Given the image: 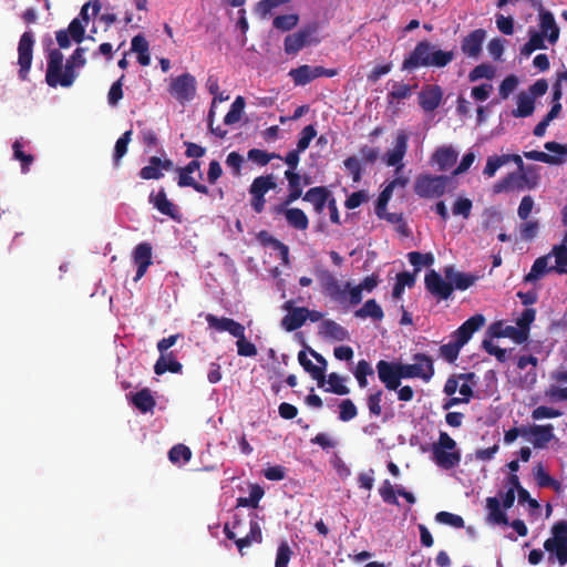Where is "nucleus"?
<instances>
[{
    "mask_svg": "<svg viewBox=\"0 0 567 567\" xmlns=\"http://www.w3.org/2000/svg\"><path fill=\"white\" fill-rule=\"evenodd\" d=\"M86 49L79 47L66 60L63 71L64 56L59 49H52L48 54V66L45 73V81L49 86L70 87L78 78L76 69H81L86 64L84 58Z\"/></svg>",
    "mask_w": 567,
    "mask_h": 567,
    "instance_id": "nucleus-1",
    "label": "nucleus"
},
{
    "mask_svg": "<svg viewBox=\"0 0 567 567\" xmlns=\"http://www.w3.org/2000/svg\"><path fill=\"white\" fill-rule=\"evenodd\" d=\"M455 58L454 51L436 49L427 40L420 41L413 51L403 60L402 70L412 71L421 66L444 68Z\"/></svg>",
    "mask_w": 567,
    "mask_h": 567,
    "instance_id": "nucleus-2",
    "label": "nucleus"
},
{
    "mask_svg": "<svg viewBox=\"0 0 567 567\" xmlns=\"http://www.w3.org/2000/svg\"><path fill=\"white\" fill-rule=\"evenodd\" d=\"M205 319L210 329H215L218 332H228L237 339L238 355L255 357L257 354L256 346L246 339V329L240 322L227 317L219 318L213 313L206 315Z\"/></svg>",
    "mask_w": 567,
    "mask_h": 567,
    "instance_id": "nucleus-3",
    "label": "nucleus"
},
{
    "mask_svg": "<svg viewBox=\"0 0 567 567\" xmlns=\"http://www.w3.org/2000/svg\"><path fill=\"white\" fill-rule=\"evenodd\" d=\"M539 167L528 165L522 171L508 173L493 185V193L501 194L508 190L535 189L539 184Z\"/></svg>",
    "mask_w": 567,
    "mask_h": 567,
    "instance_id": "nucleus-4",
    "label": "nucleus"
},
{
    "mask_svg": "<svg viewBox=\"0 0 567 567\" xmlns=\"http://www.w3.org/2000/svg\"><path fill=\"white\" fill-rule=\"evenodd\" d=\"M461 457V451L457 449L455 440L446 432L441 431L437 442L432 445L434 463L443 470H451L460 464Z\"/></svg>",
    "mask_w": 567,
    "mask_h": 567,
    "instance_id": "nucleus-5",
    "label": "nucleus"
},
{
    "mask_svg": "<svg viewBox=\"0 0 567 567\" xmlns=\"http://www.w3.org/2000/svg\"><path fill=\"white\" fill-rule=\"evenodd\" d=\"M450 177L445 175L420 174L414 181V193L421 198H439L446 192Z\"/></svg>",
    "mask_w": 567,
    "mask_h": 567,
    "instance_id": "nucleus-6",
    "label": "nucleus"
},
{
    "mask_svg": "<svg viewBox=\"0 0 567 567\" xmlns=\"http://www.w3.org/2000/svg\"><path fill=\"white\" fill-rule=\"evenodd\" d=\"M319 23L310 22L299 29L297 32L288 34L284 41L285 52L287 54H297L301 49L311 44H318Z\"/></svg>",
    "mask_w": 567,
    "mask_h": 567,
    "instance_id": "nucleus-7",
    "label": "nucleus"
},
{
    "mask_svg": "<svg viewBox=\"0 0 567 567\" xmlns=\"http://www.w3.org/2000/svg\"><path fill=\"white\" fill-rule=\"evenodd\" d=\"M320 286L330 300L342 306L349 305V290L352 289L350 281L341 284L333 274L323 271L320 276Z\"/></svg>",
    "mask_w": 567,
    "mask_h": 567,
    "instance_id": "nucleus-8",
    "label": "nucleus"
},
{
    "mask_svg": "<svg viewBox=\"0 0 567 567\" xmlns=\"http://www.w3.org/2000/svg\"><path fill=\"white\" fill-rule=\"evenodd\" d=\"M168 93L179 103L194 99L196 94V79L190 73H184L173 78L169 82Z\"/></svg>",
    "mask_w": 567,
    "mask_h": 567,
    "instance_id": "nucleus-9",
    "label": "nucleus"
},
{
    "mask_svg": "<svg viewBox=\"0 0 567 567\" xmlns=\"http://www.w3.org/2000/svg\"><path fill=\"white\" fill-rule=\"evenodd\" d=\"M34 35L31 31H25L19 40L18 44V64L19 78L22 81L28 79L33 59Z\"/></svg>",
    "mask_w": 567,
    "mask_h": 567,
    "instance_id": "nucleus-10",
    "label": "nucleus"
},
{
    "mask_svg": "<svg viewBox=\"0 0 567 567\" xmlns=\"http://www.w3.org/2000/svg\"><path fill=\"white\" fill-rule=\"evenodd\" d=\"M424 286L426 291L439 301L447 300L453 295V284L444 279L436 270L431 269L425 274Z\"/></svg>",
    "mask_w": 567,
    "mask_h": 567,
    "instance_id": "nucleus-11",
    "label": "nucleus"
},
{
    "mask_svg": "<svg viewBox=\"0 0 567 567\" xmlns=\"http://www.w3.org/2000/svg\"><path fill=\"white\" fill-rule=\"evenodd\" d=\"M200 168V162L198 159L190 161L186 166L184 167H177L176 172L178 173L177 178V185L179 187H192L194 190H196L199 194L209 195V188L198 183L192 174L196 171H199Z\"/></svg>",
    "mask_w": 567,
    "mask_h": 567,
    "instance_id": "nucleus-12",
    "label": "nucleus"
},
{
    "mask_svg": "<svg viewBox=\"0 0 567 567\" xmlns=\"http://www.w3.org/2000/svg\"><path fill=\"white\" fill-rule=\"evenodd\" d=\"M409 134L405 131L400 130L396 133L393 148L388 151L385 154V163L388 166L396 167L395 172L399 173L402 167V161L408 151Z\"/></svg>",
    "mask_w": 567,
    "mask_h": 567,
    "instance_id": "nucleus-13",
    "label": "nucleus"
},
{
    "mask_svg": "<svg viewBox=\"0 0 567 567\" xmlns=\"http://www.w3.org/2000/svg\"><path fill=\"white\" fill-rule=\"evenodd\" d=\"M377 372L385 389L395 391L401 385L399 363L380 360L377 363Z\"/></svg>",
    "mask_w": 567,
    "mask_h": 567,
    "instance_id": "nucleus-14",
    "label": "nucleus"
},
{
    "mask_svg": "<svg viewBox=\"0 0 567 567\" xmlns=\"http://www.w3.org/2000/svg\"><path fill=\"white\" fill-rule=\"evenodd\" d=\"M486 39L484 29H475L465 35L461 41L462 53L471 59L477 60L483 51V43Z\"/></svg>",
    "mask_w": 567,
    "mask_h": 567,
    "instance_id": "nucleus-15",
    "label": "nucleus"
},
{
    "mask_svg": "<svg viewBox=\"0 0 567 567\" xmlns=\"http://www.w3.org/2000/svg\"><path fill=\"white\" fill-rule=\"evenodd\" d=\"M289 205L281 203L272 207L276 215H285L287 224L298 230H306L309 226V219L306 213L300 208H288Z\"/></svg>",
    "mask_w": 567,
    "mask_h": 567,
    "instance_id": "nucleus-16",
    "label": "nucleus"
},
{
    "mask_svg": "<svg viewBox=\"0 0 567 567\" xmlns=\"http://www.w3.org/2000/svg\"><path fill=\"white\" fill-rule=\"evenodd\" d=\"M485 317L481 313H476L465 320L454 332L453 338L456 342H458L462 347H464L473 333L476 332L485 324Z\"/></svg>",
    "mask_w": 567,
    "mask_h": 567,
    "instance_id": "nucleus-17",
    "label": "nucleus"
},
{
    "mask_svg": "<svg viewBox=\"0 0 567 567\" xmlns=\"http://www.w3.org/2000/svg\"><path fill=\"white\" fill-rule=\"evenodd\" d=\"M539 32L546 37L550 44H555L559 39V27L556 23L554 14L546 10L542 4L538 8Z\"/></svg>",
    "mask_w": 567,
    "mask_h": 567,
    "instance_id": "nucleus-18",
    "label": "nucleus"
},
{
    "mask_svg": "<svg viewBox=\"0 0 567 567\" xmlns=\"http://www.w3.org/2000/svg\"><path fill=\"white\" fill-rule=\"evenodd\" d=\"M173 169L174 163L172 159L152 156L148 159V165L144 166L138 175L142 179H159L164 176L163 171L171 172Z\"/></svg>",
    "mask_w": 567,
    "mask_h": 567,
    "instance_id": "nucleus-19",
    "label": "nucleus"
},
{
    "mask_svg": "<svg viewBox=\"0 0 567 567\" xmlns=\"http://www.w3.org/2000/svg\"><path fill=\"white\" fill-rule=\"evenodd\" d=\"M509 162H513L517 165V171H522L526 167L524 165L522 156L518 154H503L499 156L493 155L487 157L483 174L491 178L496 174V172L502 166L506 165Z\"/></svg>",
    "mask_w": 567,
    "mask_h": 567,
    "instance_id": "nucleus-20",
    "label": "nucleus"
},
{
    "mask_svg": "<svg viewBox=\"0 0 567 567\" xmlns=\"http://www.w3.org/2000/svg\"><path fill=\"white\" fill-rule=\"evenodd\" d=\"M443 97V91L441 86L436 84L425 85L419 93V104L425 112H433L436 110Z\"/></svg>",
    "mask_w": 567,
    "mask_h": 567,
    "instance_id": "nucleus-21",
    "label": "nucleus"
},
{
    "mask_svg": "<svg viewBox=\"0 0 567 567\" xmlns=\"http://www.w3.org/2000/svg\"><path fill=\"white\" fill-rule=\"evenodd\" d=\"M150 203L161 214L166 215L174 220H181V214L178 208L167 198L166 192L163 187L156 194H150Z\"/></svg>",
    "mask_w": 567,
    "mask_h": 567,
    "instance_id": "nucleus-22",
    "label": "nucleus"
},
{
    "mask_svg": "<svg viewBox=\"0 0 567 567\" xmlns=\"http://www.w3.org/2000/svg\"><path fill=\"white\" fill-rule=\"evenodd\" d=\"M133 261L137 266L135 281L140 280L152 265V246L150 243H141L133 250Z\"/></svg>",
    "mask_w": 567,
    "mask_h": 567,
    "instance_id": "nucleus-23",
    "label": "nucleus"
},
{
    "mask_svg": "<svg viewBox=\"0 0 567 567\" xmlns=\"http://www.w3.org/2000/svg\"><path fill=\"white\" fill-rule=\"evenodd\" d=\"M444 277L453 284V291L466 290L472 287L478 279L476 275L455 270L453 266H447L443 270Z\"/></svg>",
    "mask_w": 567,
    "mask_h": 567,
    "instance_id": "nucleus-24",
    "label": "nucleus"
},
{
    "mask_svg": "<svg viewBox=\"0 0 567 567\" xmlns=\"http://www.w3.org/2000/svg\"><path fill=\"white\" fill-rule=\"evenodd\" d=\"M319 334L324 339L334 341H347L350 339L349 331L332 319L322 320L319 327Z\"/></svg>",
    "mask_w": 567,
    "mask_h": 567,
    "instance_id": "nucleus-25",
    "label": "nucleus"
},
{
    "mask_svg": "<svg viewBox=\"0 0 567 567\" xmlns=\"http://www.w3.org/2000/svg\"><path fill=\"white\" fill-rule=\"evenodd\" d=\"M380 282L379 275L367 276L359 285L349 290V306H357L362 301V291L371 292Z\"/></svg>",
    "mask_w": 567,
    "mask_h": 567,
    "instance_id": "nucleus-26",
    "label": "nucleus"
},
{
    "mask_svg": "<svg viewBox=\"0 0 567 567\" xmlns=\"http://www.w3.org/2000/svg\"><path fill=\"white\" fill-rule=\"evenodd\" d=\"M308 315L309 309L306 307L293 308L281 319V327L288 332L295 331L305 324Z\"/></svg>",
    "mask_w": 567,
    "mask_h": 567,
    "instance_id": "nucleus-27",
    "label": "nucleus"
},
{
    "mask_svg": "<svg viewBox=\"0 0 567 567\" xmlns=\"http://www.w3.org/2000/svg\"><path fill=\"white\" fill-rule=\"evenodd\" d=\"M457 152L452 146H441L431 156V162L439 166L440 171H446L457 161Z\"/></svg>",
    "mask_w": 567,
    "mask_h": 567,
    "instance_id": "nucleus-28",
    "label": "nucleus"
},
{
    "mask_svg": "<svg viewBox=\"0 0 567 567\" xmlns=\"http://www.w3.org/2000/svg\"><path fill=\"white\" fill-rule=\"evenodd\" d=\"M285 178L288 181L289 192L282 203H285V205H291L302 196L301 176L291 169H287L285 172Z\"/></svg>",
    "mask_w": 567,
    "mask_h": 567,
    "instance_id": "nucleus-29",
    "label": "nucleus"
},
{
    "mask_svg": "<svg viewBox=\"0 0 567 567\" xmlns=\"http://www.w3.org/2000/svg\"><path fill=\"white\" fill-rule=\"evenodd\" d=\"M530 434L533 440H530L533 446L535 449H544L547 444L554 439V426L551 424L545 425H532Z\"/></svg>",
    "mask_w": 567,
    "mask_h": 567,
    "instance_id": "nucleus-30",
    "label": "nucleus"
},
{
    "mask_svg": "<svg viewBox=\"0 0 567 567\" xmlns=\"http://www.w3.org/2000/svg\"><path fill=\"white\" fill-rule=\"evenodd\" d=\"M553 256L551 251L546 255L538 257L534 264L532 265V268L529 272L524 277L525 282H534L542 277H544L547 272L556 271L555 266L548 267V259Z\"/></svg>",
    "mask_w": 567,
    "mask_h": 567,
    "instance_id": "nucleus-31",
    "label": "nucleus"
},
{
    "mask_svg": "<svg viewBox=\"0 0 567 567\" xmlns=\"http://www.w3.org/2000/svg\"><path fill=\"white\" fill-rule=\"evenodd\" d=\"M317 70L318 66L302 64L296 69H291L289 71V76L296 85L305 86L318 78Z\"/></svg>",
    "mask_w": 567,
    "mask_h": 567,
    "instance_id": "nucleus-32",
    "label": "nucleus"
},
{
    "mask_svg": "<svg viewBox=\"0 0 567 567\" xmlns=\"http://www.w3.org/2000/svg\"><path fill=\"white\" fill-rule=\"evenodd\" d=\"M183 369L182 363H179L174 357L173 352H168L167 354L159 355L155 365L154 372L157 375H162L165 372L179 373Z\"/></svg>",
    "mask_w": 567,
    "mask_h": 567,
    "instance_id": "nucleus-33",
    "label": "nucleus"
},
{
    "mask_svg": "<svg viewBox=\"0 0 567 567\" xmlns=\"http://www.w3.org/2000/svg\"><path fill=\"white\" fill-rule=\"evenodd\" d=\"M131 50L137 53V61L141 65L147 66L151 63L150 45L143 34L133 37L131 41Z\"/></svg>",
    "mask_w": 567,
    "mask_h": 567,
    "instance_id": "nucleus-34",
    "label": "nucleus"
},
{
    "mask_svg": "<svg viewBox=\"0 0 567 567\" xmlns=\"http://www.w3.org/2000/svg\"><path fill=\"white\" fill-rule=\"evenodd\" d=\"M354 316L360 319L371 318L373 321H381L384 318V312L375 299H369L354 311Z\"/></svg>",
    "mask_w": 567,
    "mask_h": 567,
    "instance_id": "nucleus-35",
    "label": "nucleus"
},
{
    "mask_svg": "<svg viewBox=\"0 0 567 567\" xmlns=\"http://www.w3.org/2000/svg\"><path fill=\"white\" fill-rule=\"evenodd\" d=\"M414 364L417 368V378L427 382L434 375L433 360L430 355L424 353H416L413 355Z\"/></svg>",
    "mask_w": 567,
    "mask_h": 567,
    "instance_id": "nucleus-36",
    "label": "nucleus"
},
{
    "mask_svg": "<svg viewBox=\"0 0 567 567\" xmlns=\"http://www.w3.org/2000/svg\"><path fill=\"white\" fill-rule=\"evenodd\" d=\"M133 405L140 410L142 413H147L153 411L156 405V401L152 395V392L148 388H144L133 394L132 396Z\"/></svg>",
    "mask_w": 567,
    "mask_h": 567,
    "instance_id": "nucleus-37",
    "label": "nucleus"
},
{
    "mask_svg": "<svg viewBox=\"0 0 567 567\" xmlns=\"http://www.w3.org/2000/svg\"><path fill=\"white\" fill-rule=\"evenodd\" d=\"M298 361L300 365L307 371L312 379H315L318 383L319 388H322L326 382L324 368H319V365H315L310 359H308L305 351H300L298 353Z\"/></svg>",
    "mask_w": 567,
    "mask_h": 567,
    "instance_id": "nucleus-38",
    "label": "nucleus"
},
{
    "mask_svg": "<svg viewBox=\"0 0 567 567\" xmlns=\"http://www.w3.org/2000/svg\"><path fill=\"white\" fill-rule=\"evenodd\" d=\"M551 533L554 537L546 539L544 543V548L549 553L554 551V547H557V544L567 543V522H557L553 526Z\"/></svg>",
    "mask_w": 567,
    "mask_h": 567,
    "instance_id": "nucleus-39",
    "label": "nucleus"
},
{
    "mask_svg": "<svg viewBox=\"0 0 567 567\" xmlns=\"http://www.w3.org/2000/svg\"><path fill=\"white\" fill-rule=\"evenodd\" d=\"M553 257H555V270L563 275L567 274V231L559 245H555L551 249Z\"/></svg>",
    "mask_w": 567,
    "mask_h": 567,
    "instance_id": "nucleus-40",
    "label": "nucleus"
},
{
    "mask_svg": "<svg viewBox=\"0 0 567 567\" xmlns=\"http://www.w3.org/2000/svg\"><path fill=\"white\" fill-rule=\"evenodd\" d=\"M535 100L525 92L517 95V107L512 111L514 117H528L534 113Z\"/></svg>",
    "mask_w": 567,
    "mask_h": 567,
    "instance_id": "nucleus-41",
    "label": "nucleus"
},
{
    "mask_svg": "<svg viewBox=\"0 0 567 567\" xmlns=\"http://www.w3.org/2000/svg\"><path fill=\"white\" fill-rule=\"evenodd\" d=\"M486 507L488 509V519L498 525H508L507 515L502 511L497 497H487Z\"/></svg>",
    "mask_w": 567,
    "mask_h": 567,
    "instance_id": "nucleus-42",
    "label": "nucleus"
},
{
    "mask_svg": "<svg viewBox=\"0 0 567 567\" xmlns=\"http://www.w3.org/2000/svg\"><path fill=\"white\" fill-rule=\"evenodd\" d=\"M277 184L275 182V176L272 174L266 176L256 177L250 187L249 194H257L265 196L269 190L276 188Z\"/></svg>",
    "mask_w": 567,
    "mask_h": 567,
    "instance_id": "nucleus-43",
    "label": "nucleus"
},
{
    "mask_svg": "<svg viewBox=\"0 0 567 567\" xmlns=\"http://www.w3.org/2000/svg\"><path fill=\"white\" fill-rule=\"evenodd\" d=\"M23 147H24V142L22 138L14 141V143L12 144L13 158L21 163L22 173H28L31 164L34 161V157L31 154H25L23 152Z\"/></svg>",
    "mask_w": 567,
    "mask_h": 567,
    "instance_id": "nucleus-44",
    "label": "nucleus"
},
{
    "mask_svg": "<svg viewBox=\"0 0 567 567\" xmlns=\"http://www.w3.org/2000/svg\"><path fill=\"white\" fill-rule=\"evenodd\" d=\"M415 285V275L402 271L396 275V281L394 284L393 290H392V297L395 299L401 298V296L404 292V288L409 287L412 288Z\"/></svg>",
    "mask_w": 567,
    "mask_h": 567,
    "instance_id": "nucleus-45",
    "label": "nucleus"
},
{
    "mask_svg": "<svg viewBox=\"0 0 567 567\" xmlns=\"http://www.w3.org/2000/svg\"><path fill=\"white\" fill-rule=\"evenodd\" d=\"M353 375L361 389L368 386V377L374 375V370L372 365L367 360L358 361L355 369L353 371Z\"/></svg>",
    "mask_w": 567,
    "mask_h": 567,
    "instance_id": "nucleus-46",
    "label": "nucleus"
},
{
    "mask_svg": "<svg viewBox=\"0 0 567 567\" xmlns=\"http://www.w3.org/2000/svg\"><path fill=\"white\" fill-rule=\"evenodd\" d=\"M246 105V101L241 95H238L233 102L230 110L224 117V123L226 125H233L240 121L244 109Z\"/></svg>",
    "mask_w": 567,
    "mask_h": 567,
    "instance_id": "nucleus-47",
    "label": "nucleus"
},
{
    "mask_svg": "<svg viewBox=\"0 0 567 567\" xmlns=\"http://www.w3.org/2000/svg\"><path fill=\"white\" fill-rule=\"evenodd\" d=\"M410 264L414 267V275L421 270V267H431L434 264L432 252L422 254L420 251H410L408 254Z\"/></svg>",
    "mask_w": 567,
    "mask_h": 567,
    "instance_id": "nucleus-48",
    "label": "nucleus"
},
{
    "mask_svg": "<svg viewBox=\"0 0 567 567\" xmlns=\"http://www.w3.org/2000/svg\"><path fill=\"white\" fill-rule=\"evenodd\" d=\"M132 131L128 130L122 134V136L116 141L113 154V162L115 166H118L121 159L125 156L128 150V144L131 142Z\"/></svg>",
    "mask_w": 567,
    "mask_h": 567,
    "instance_id": "nucleus-49",
    "label": "nucleus"
},
{
    "mask_svg": "<svg viewBox=\"0 0 567 567\" xmlns=\"http://www.w3.org/2000/svg\"><path fill=\"white\" fill-rule=\"evenodd\" d=\"M264 494V489L259 485H254L248 497L237 498V507L257 508Z\"/></svg>",
    "mask_w": 567,
    "mask_h": 567,
    "instance_id": "nucleus-50",
    "label": "nucleus"
},
{
    "mask_svg": "<svg viewBox=\"0 0 567 567\" xmlns=\"http://www.w3.org/2000/svg\"><path fill=\"white\" fill-rule=\"evenodd\" d=\"M330 197L331 192L327 187L316 186L308 189L306 194L302 196V199L313 205L320 202H328Z\"/></svg>",
    "mask_w": 567,
    "mask_h": 567,
    "instance_id": "nucleus-51",
    "label": "nucleus"
},
{
    "mask_svg": "<svg viewBox=\"0 0 567 567\" xmlns=\"http://www.w3.org/2000/svg\"><path fill=\"white\" fill-rule=\"evenodd\" d=\"M247 158L259 166H266L271 159H281V156L277 153H268L264 150L251 148L247 153Z\"/></svg>",
    "mask_w": 567,
    "mask_h": 567,
    "instance_id": "nucleus-52",
    "label": "nucleus"
},
{
    "mask_svg": "<svg viewBox=\"0 0 567 567\" xmlns=\"http://www.w3.org/2000/svg\"><path fill=\"white\" fill-rule=\"evenodd\" d=\"M259 238L262 240L264 244H268L272 246L274 249L278 250L280 254V257L285 264L288 262L289 258V248L284 243L278 240L277 238L269 236L267 231L262 230L259 233Z\"/></svg>",
    "mask_w": 567,
    "mask_h": 567,
    "instance_id": "nucleus-53",
    "label": "nucleus"
},
{
    "mask_svg": "<svg viewBox=\"0 0 567 567\" xmlns=\"http://www.w3.org/2000/svg\"><path fill=\"white\" fill-rule=\"evenodd\" d=\"M524 156L527 159H533V161L542 162V163L549 164V165H560V164L565 163V158L551 156V154H547V153L540 152V151L524 152Z\"/></svg>",
    "mask_w": 567,
    "mask_h": 567,
    "instance_id": "nucleus-54",
    "label": "nucleus"
},
{
    "mask_svg": "<svg viewBox=\"0 0 567 567\" xmlns=\"http://www.w3.org/2000/svg\"><path fill=\"white\" fill-rule=\"evenodd\" d=\"M168 458L174 464L181 461L187 463L192 458V451L188 446L184 444H176L169 450Z\"/></svg>",
    "mask_w": 567,
    "mask_h": 567,
    "instance_id": "nucleus-55",
    "label": "nucleus"
},
{
    "mask_svg": "<svg viewBox=\"0 0 567 567\" xmlns=\"http://www.w3.org/2000/svg\"><path fill=\"white\" fill-rule=\"evenodd\" d=\"M343 165L351 175L353 183H359L363 174L361 161L357 156H349L343 161Z\"/></svg>",
    "mask_w": 567,
    "mask_h": 567,
    "instance_id": "nucleus-56",
    "label": "nucleus"
},
{
    "mask_svg": "<svg viewBox=\"0 0 567 567\" xmlns=\"http://www.w3.org/2000/svg\"><path fill=\"white\" fill-rule=\"evenodd\" d=\"M495 75V69L491 64L482 63L476 65L471 72L468 73V80L471 82H476L481 79H487L491 80Z\"/></svg>",
    "mask_w": 567,
    "mask_h": 567,
    "instance_id": "nucleus-57",
    "label": "nucleus"
},
{
    "mask_svg": "<svg viewBox=\"0 0 567 567\" xmlns=\"http://www.w3.org/2000/svg\"><path fill=\"white\" fill-rule=\"evenodd\" d=\"M462 348L463 347L455 340L450 341L440 347V355L449 363H453L458 358Z\"/></svg>",
    "mask_w": 567,
    "mask_h": 567,
    "instance_id": "nucleus-58",
    "label": "nucleus"
},
{
    "mask_svg": "<svg viewBox=\"0 0 567 567\" xmlns=\"http://www.w3.org/2000/svg\"><path fill=\"white\" fill-rule=\"evenodd\" d=\"M412 94V86L404 83L394 82L391 91L388 93L390 103L408 99Z\"/></svg>",
    "mask_w": 567,
    "mask_h": 567,
    "instance_id": "nucleus-59",
    "label": "nucleus"
},
{
    "mask_svg": "<svg viewBox=\"0 0 567 567\" xmlns=\"http://www.w3.org/2000/svg\"><path fill=\"white\" fill-rule=\"evenodd\" d=\"M299 21V17L295 13L281 14L274 19L272 25L280 31H290Z\"/></svg>",
    "mask_w": 567,
    "mask_h": 567,
    "instance_id": "nucleus-60",
    "label": "nucleus"
},
{
    "mask_svg": "<svg viewBox=\"0 0 567 567\" xmlns=\"http://www.w3.org/2000/svg\"><path fill=\"white\" fill-rule=\"evenodd\" d=\"M435 520L440 524L450 525L454 528H463L465 525L462 516L444 511L439 512L435 515Z\"/></svg>",
    "mask_w": 567,
    "mask_h": 567,
    "instance_id": "nucleus-61",
    "label": "nucleus"
},
{
    "mask_svg": "<svg viewBox=\"0 0 567 567\" xmlns=\"http://www.w3.org/2000/svg\"><path fill=\"white\" fill-rule=\"evenodd\" d=\"M379 494L384 503L395 506L400 505L396 497V489L393 487L389 480L383 481L381 487L379 488Z\"/></svg>",
    "mask_w": 567,
    "mask_h": 567,
    "instance_id": "nucleus-62",
    "label": "nucleus"
},
{
    "mask_svg": "<svg viewBox=\"0 0 567 567\" xmlns=\"http://www.w3.org/2000/svg\"><path fill=\"white\" fill-rule=\"evenodd\" d=\"M344 379L338 373L332 372L328 375V383L330 388L326 389L328 392H332L338 395H346L350 392L349 388L343 384Z\"/></svg>",
    "mask_w": 567,
    "mask_h": 567,
    "instance_id": "nucleus-63",
    "label": "nucleus"
},
{
    "mask_svg": "<svg viewBox=\"0 0 567 567\" xmlns=\"http://www.w3.org/2000/svg\"><path fill=\"white\" fill-rule=\"evenodd\" d=\"M292 554L293 553L287 540H282L277 549L275 567H288Z\"/></svg>",
    "mask_w": 567,
    "mask_h": 567,
    "instance_id": "nucleus-64",
    "label": "nucleus"
}]
</instances>
